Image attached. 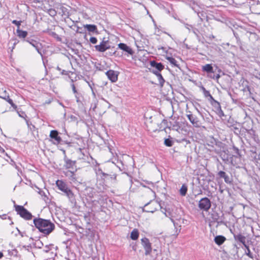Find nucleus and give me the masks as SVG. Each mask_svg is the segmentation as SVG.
Masks as SVG:
<instances>
[{"label":"nucleus","mask_w":260,"mask_h":260,"mask_svg":"<svg viewBox=\"0 0 260 260\" xmlns=\"http://www.w3.org/2000/svg\"><path fill=\"white\" fill-rule=\"evenodd\" d=\"M0 151L1 152H4L5 151L4 149L3 148H0Z\"/></svg>","instance_id":"nucleus-43"},{"label":"nucleus","mask_w":260,"mask_h":260,"mask_svg":"<svg viewBox=\"0 0 260 260\" xmlns=\"http://www.w3.org/2000/svg\"><path fill=\"white\" fill-rule=\"evenodd\" d=\"M167 60L172 64L176 65V60L175 58L171 57H168L167 58Z\"/></svg>","instance_id":"nucleus-34"},{"label":"nucleus","mask_w":260,"mask_h":260,"mask_svg":"<svg viewBox=\"0 0 260 260\" xmlns=\"http://www.w3.org/2000/svg\"><path fill=\"white\" fill-rule=\"evenodd\" d=\"M226 240V238L223 236H217L214 238L215 242L218 245H221Z\"/></svg>","instance_id":"nucleus-19"},{"label":"nucleus","mask_w":260,"mask_h":260,"mask_svg":"<svg viewBox=\"0 0 260 260\" xmlns=\"http://www.w3.org/2000/svg\"><path fill=\"white\" fill-rule=\"evenodd\" d=\"M165 144L167 146H168V147H171L172 146L173 143H172V141L169 139H166L165 140Z\"/></svg>","instance_id":"nucleus-33"},{"label":"nucleus","mask_w":260,"mask_h":260,"mask_svg":"<svg viewBox=\"0 0 260 260\" xmlns=\"http://www.w3.org/2000/svg\"><path fill=\"white\" fill-rule=\"evenodd\" d=\"M65 175L69 178V179L75 182L77 179L75 176V174H74V172L72 171H68L65 172Z\"/></svg>","instance_id":"nucleus-14"},{"label":"nucleus","mask_w":260,"mask_h":260,"mask_svg":"<svg viewBox=\"0 0 260 260\" xmlns=\"http://www.w3.org/2000/svg\"><path fill=\"white\" fill-rule=\"evenodd\" d=\"M211 206V201L208 198H203L199 202V208L202 210L208 211Z\"/></svg>","instance_id":"nucleus-5"},{"label":"nucleus","mask_w":260,"mask_h":260,"mask_svg":"<svg viewBox=\"0 0 260 260\" xmlns=\"http://www.w3.org/2000/svg\"><path fill=\"white\" fill-rule=\"evenodd\" d=\"M95 48L99 52H104L109 49L110 46L107 45L106 41H103L100 45H95Z\"/></svg>","instance_id":"nucleus-8"},{"label":"nucleus","mask_w":260,"mask_h":260,"mask_svg":"<svg viewBox=\"0 0 260 260\" xmlns=\"http://www.w3.org/2000/svg\"><path fill=\"white\" fill-rule=\"evenodd\" d=\"M3 256V254L2 252H0V258H2Z\"/></svg>","instance_id":"nucleus-42"},{"label":"nucleus","mask_w":260,"mask_h":260,"mask_svg":"<svg viewBox=\"0 0 260 260\" xmlns=\"http://www.w3.org/2000/svg\"><path fill=\"white\" fill-rule=\"evenodd\" d=\"M159 207V204L154 200L146 204L143 210L147 212H154Z\"/></svg>","instance_id":"nucleus-4"},{"label":"nucleus","mask_w":260,"mask_h":260,"mask_svg":"<svg viewBox=\"0 0 260 260\" xmlns=\"http://www.w3.org/2000/svg\"><path fill=\"white\" fill-rule=\"evenodd\" d=\"M9 95L6 90L0 93V98L2 99H7V97Z\"/></svg>","instance_id":"nucleus-31"},{"label":"nucleus","mask_w":260,"mask_h":260,"mask_svg":"<svg viewBox=\"0 0 260 260\" xmlns=\"http://www.w3.org/2000/svg\"><path fill=\"white\" fill-rule=\"evenodd\" d=\"M106 74L112 82H115L117 81L118 73L117 72L113 70H109L106 73Z\"/></svg>","instance_id":"nucleus-7"},{"label":"nucleus","mask_w":260,"mask_h":260,"mask_svg":"<svg viewBox=\"0 0 260 260\" xmlns=\"http://www.w3.org/2000/svg\"><path fill=\"white\" fill-rule=\"evenodd\" d=\"M7 102H8V103H9L12 107H13L14 108L16 109L17 108V106L15 104H14L12 100H11L10 98H9V96H7V99H5Z\"/></svg>","instance_id":"nucleus-30"},{"label":"nucleus","mask_w":260,"mask_h":260,"mask_svg":"<svg viewBox=\"0 0 260 260\" xmlns=\"http://www.w3.org/2000/svg\"><path fill=\"white\" fill-rule=\"evenodd\" d=\"M202 70L207 73H213V68L211 64H206L202 66Z\"/></svg>","instance_id":"nucleus-18"},{"label":"nucleus","mask_w":260,"mask_h":260,"mask_svg":"<svg viewBox=\"0 0 260 260\" xmlns=\"http://www.w3.org/2000/svg\"><path fill=\"white\" fill-rule=\"evenodd\" d=\"M159 72L160 71H158V70H156V71L153 70L152 71L153 73L156 76V77L158 76V74H160L159 73Z\"/></svg>","instance_id":"nucleus-38"},{"label":"nucleus","mask_w":260,"mask_h":260,"mask_svg":"<svg viewBox=\"0 0 260 260\" xmlns=\"http://www.w3.org/2000/svg\"><path fill=\"white\" fill-rule=\"evenodd\" d=\"M12 22L13 24H15L17 26V28H20V26L21 23V21H17L16 20H14L12 21Z\"/></svg>","instance_id":"nucleus-35"},{"label":"nucleus","mask_w":260,"mask_h":260,"mask_svg":"<svg viewBox=\"0 0 260 260\" xmlns=\"http://www.w3.org/2000/svg\"><path fill=\"white\" fill-rule=\"evenodd\" d=\"M203 91H204V95L206 96V97H210V98L213 100L214 102V101H215L213 96L211 95V94L210 93V92L208 90H206L205 89V88L204 87H203Z\"/></svg>","instance_id":"nucleus-27"},{"label":"nucleus","mask_w":260,"mask_h":260,"mask_svg":"<svg viewBox=\"0 0 260 260\" xmlns=\"http://www.w3.org/2000/svg\"><path fill=\"white\" fill-rule=\"evenodd\" d=\"M118 46L119 49L127 52L129 55H133L134 53V51H133L132 48L124 43H119L118 45Z\"/></svg>","instance_id":"nucleus-9"},{"label":"nucleus","mask_w":260,"mask_h":260,"mask_svg":"<svg viewBox=\"0 0 260 260\" xmlns=\"http://www.w3.org/2000/svg\"><path fill=\"white\" fill-rule=\"evenodd\" d=\"M64 167L66 169H71L72 170L76 169V161H73L69 159H65V164L64 165Z\"/></svg>","instance_id":"nucleus-10"},{"label":"nucleus","mask_w":260,"mask_h":260,"mask_svg":"<svg viewBox=\"0 0 260 260\" xmlns=\"http://www.w3.org/2000/svg\"><path fill=\"white\" fill-rule=\"evenodd\" d=\"M57 70H58L59 71L60 70V69L59 68V67H57Z\"/></svg>","instance_id":"nucleus-47"},{"label":"nucleus","mask_w":260,"mask_h":260,"mask_svg":"<svg viewBox=\"0 0 260 260\" xmlns=\"http://www.w3.org/2000/svg\"><path fill=\"white\" fill-rule=\"evenodd\" d=\"M214 106L215 108H216V111H217V106H218L217 104H216L214 102Z\"/></svg>","instance_id":"nucleus-41"},{"label":"nucleus","mask_w":260,"mask_h":260,"mask_svg":"<svg viewBox=\"0 0 260 260\" xmlns=\"http://www.w3.org/2000/svg\"><path fill=\"white\" fill-rule=\"evenodd\" d=\"M142 244L145 249V255H149L152 251L151 244L148 239L143 238L141 240Z\"/></svg>","instance_id":"nucleus-6"},{"label":"nucleus","mask_w":260,"mask_h":260,"mask_svg":"<svg viewBox=\"0 0 260 260\" xmlns=\"http://www.w3.org/2000/svg\"><path fill=\"white\" fill-rule=\"evenodd\" d=\"M150 192L153 194H154V193L152 190H150Z\"/></svg>","instance_id":"nucleus-46"},{"label":"nucleus","mask_w":260,"mask_h":260,"mask_svg":"<svg viewBox=\"0 0 260 260\" xmlns=\"http://www.w3.org/2000/svg\"><path fill=\"white\" fill-rule=\"evenodd\" d=\"M27 42H28L30 44H31L34 48H35V49H36V50L38 51V52L39 53H40L41 55H42L41 52H40V46H41V44L35 41V40H31V41H27Z\"/></svg>","instance_id":"nucleus-17"},{"label":"nucleus","mask_w":260,"mask_h":260,"mask_svg":"<svg viewBox=\"0 0 260 260\" xmlns=\"http://www.w3.org/2000/svg\"><path fill=\"white\" fill-rule=\"evenodd\" d=\"M218 175L221 178H223L224 179V181L225 182H228V181L226 180V178H228V176L226 175L225 173L223 171H220L218 173Z\"/></svg>","instance_id":"nucleus-29"},{"label":"nucleus","mask_w":260,"mask_h":260,"mask_svg":"<svg viewBox=\"0 0 260 260\" xmlns=\"http://www.w3.org/2000/svg\"><path fill=\"white\" fill-rule=\"evenodd\" d=\"M220 75L219 74H217L216 75H214L213 77H212V78L214 79H215L216 80H218L219 79V78H220Z\"/></svg>","instance_id":"nucleus-37"},{"label":"nucleus","mask_w":260,"mask_h":260,"mask_svg":"<svg viewBox=\"0 0 260 260\" xmlns=\"http://www.w3.org/2000/svg\"><path fill=\"white\" fill-rule=\"evenodd\" d=\"M64 72H65V71L63 70L62 72V74H66L65 73H64Z\"/></svg>","instance_id":"nucleus-45"},{"label":"nucleus","mask_w":260,"mask_h":260,"mask_svg":"<svg viewBox=\"0 0 260 260\" xmlns=\"http://www.w3.org/2000/svg\"><path fill=\"white\" fill-rule=\"evenodd\" d=\"M13 41H14V42L13 43V47L12 49L14 48L15 45L18 42V41L16 39H14Z\"/></svg>","instance_id":"nucleus-40"},{"label":"nucleus","mask_w":260,"mask_h":260,"mask_svg":"<svg viewBox=\"0 0 260 260\" xmlns=\"http://www.w3.org/2000/svg\"><path fill=\"white\" fill-rule=\"evenodd\" d=\"M228 180H229V178H226V180H227L228 182L229 181Z\"/></svg>","instance_id":"nucleus-48"},{"label":"nucleus","mask_w":260,"mask_h":260,"mask_svg":"<svg viewBox=\"0 0 260 260\" xmlns=\"http://www.w3.org/2000/svg\"><path fill=\"white\" fill-rule=\"evenodd\" d=\"M14 207L17 214L20 215L21 217L26 220L31 219L32 217L31 214L24 208L23 206L15 205Z\"/></svg>","instance_id":"nucleus-2"},{"label":"nucleus","mask_w":260,"mask_h":260,"mask_svg":"<svg viewBox=\"0 0 260 260\" xmlns=\"http://www.w3.org/2000/svg\"><path fill=\"white\" fill-rule=\"evenodd\" d=\"M34 223L35 226L43 234L47 235L54 229V224L50 220L42 218H35Z\"/></svg>","instance_id":"nucleus-1"},{"label":"nucleus","mask_w":260,"mask_h":260,"mask_svg":"<svg viewBox=\"0 0 260 260\" xmlns=\"http://www.w3.org/2000/svg\"><path fill=\"white\" fill-rule=\"evenodd\" d=\"M83 27L90 32H94L96 29V26L93 24H85Z\"/></svg>","instance_id":"nucleus-21"},{"label":"nucleus","mask_w":260,"mask_h":260,"mask_svg":"<svg viewBox=\"0 0 260 260\" xmlns=\"http://www.w3.org/2000/svg\"><path fill=\"white\" fill-rule=\"evenodd\" d=\"M157 78L159 82V84L161 86H162L165 82V80L163 78L162 76H161V74H158V76H157Z\"/></svg>","instance_id":"nucleus-28"},{"label":"nucleus","mask_w":260,"mask_h":260,"mask_svg":"<svg viewBox=\"0 0 260 260\" xmlns=\"http://www.w3.org/2000/svg\"><path fill=\"white\" fill-rule=\"evenodd\" d=\"M103 175L108 180H110L112 183H115L116 182V175L115 174L108 175L103 173Z\"/></svg>","instance_id":"nucleus-16"},{"label":"nucleus","mask_w":260,"mask_h":260,"mask_svg":"<svg viewBox=\"0 0 260 260\" xmlns=\"http://www.w3.org/2000/svg\"><path fill=\"white\" fill-rule=\"evenodd\" d=\"M150 65L151 67L155 68L158 71H161L164 68V66L161 63L156 62L155 61H152L150 62Z\"/></svg>","instance_id":"nucleus-13"},{"label":"nucleus","mask_w":260,"mask_h":260,"mask_svg":"<svg viewBox=\"0 0 260 260\" xmlns=\"http://www.w3.org/2000/svg\"><path fill=\"white\" fill-rule=\"evenodd\" d=\"M139 235L138 230L134 229L131 233V238L133 240H136L138 238Z\"/></svg>","instance_id":"nucleus-22"},{"label":"nucleus","mask_w":260,"mask_h":260,"mask_svg":"<svg viewBox=\"0 0 260 260\" xmlns=\"http://www.w3.org/2000/svg\"><path fill=\"white\" fill-rule=\"evenodd\" d=\"M187 191V187L185 185H182L181 188L180 189V193L182 196H185Z\"/></svg>","instance_id":"nucleus-24"},{"label":"nucleus","mask_w":260,"mask_h":260,"mask_svg":"<svg viewBox=\"0 0 260 260\" xmlns=\"http://www.w3.org/2000/svg\"><path fill=\"white\" fill-rule=\"evenodd\" d=\"M234 237L235 240L239 241V242L242 243L244 245V246L246 245L245 243L246 238L245 236L239 234L238 235H234Z\"/></svg>","instance_id":"nucleus-15"},{"label":"nucleus","mask_w":260,"mask_h":260,"mask_svg":"<svg viewBox=\"0 0 260 260\" xmlns=\"http://www.w3.org/2000/svg\"><path fill=\"white\" fill-rule=\"evenodd\" d=\"M189 114L186 115L187 117L188 118V120L190 121V122L195 126H198V120L197 117L193 115L192 114L190 113V112H189Z\"/></svg>","instance_id":"nucleus-11"},{"label":"nucleus","mask_w":260,"mask_h":260,"mask_svg":"<svg viewBox=\"0 0 260 260\" xmlns=\"http://www.w3.org/2000/svg\"><path fill=\"white\" fill-rule=\"evenodd\" d=\"M71 86H72V90H73L74 93L75 94V98L76 99V102L77 103H78V102H79L80 100H79V98L78 96V93L77 91V90L76 89V87H75V85L74 84H72Z\"/></svg>","instance_id":"nucleus-25"},{"label":"nucleus","mask_w":260,"mask_h":260,"mask_svg":"<svg viewBox=\"0 0 260 260\" xmlns=\"http://www.w3.org/2000/svg\"><path fill=\"white\" fill-rule=\"evenodd\" d=\"M56 184L58 188L63 192L69 198H72L73 193L68 187L67 184L62 180H58L56 182Z\"/></svg>","instance_id":"nucleus-3"},{"label":"nucleus","mask_w":260,"mask_h":260,"mask_svg":"<svg viewBox=\"0 0 260 260\" xmlns=\"http://www.w3.org/2000/svg\"><path fill=\"white\" fill-rule=\"evenodd\" d=\"M166 123V121H165V120H163V121H162V123Z\"/></svg>","instance_id":"nucleus-44"},{"label":"nucleus","mask_w":260,"mask_h":260,"mask_svg":"<svg viewBox=\"0 0 260 260\" xmlns=\"http://www.w3.org/2000/svg\"><path fill=\"white\" fill-rule=\"evenodd\" d=\"M214 102L216 104H217V106H217V114H218V115L220 117L223 116L224 115V113H223V112L222 111V110H221L220 103L216 101H214Z\"/></svg>","instance_id":"nucleus-23"},{"label":"nucleus","mask_w":260,"mask_h":260,"mask_svg":"<svg viewBox=\"0 0 260 260\" xmlns=\"http://www.w3.org/2000/svg\"><path fill=\"white\" fill-rule=\"evenodd\" d=\"M244 247L246 249V250L245 251V254L247 255L249 257L251 258H253V254L251 253L249 247L247 245H245Z\"/></svg>","instance_id":"nucleus-26"},{"label":"nucleus","mask_w":260,"mask_h":260,"mask_svg":"<svg viewBox=\"0 0 260 260\" xmlns=\"http://www.w3.org/2000/svg\"><path fill=\"white\" fill-rule=\"evenodd\" d=\"M16 33L18 37L20 38L24 39L27 35V32L26 31L21 30L19 28H17L16 29Z\"/></svg>","instance_id":"nucleus-20"},{"label":"nucleus","mask_w":260,"mask_h":260,"mask_svg":"<svg viewBox=\"0 0 260 260\" xmlns=\"http://www.w3.org/2000/svg\"><path fill=\"white\" fill-rule=\"evenodd\" d=\"M185 27L188 29L189 30H190V28H191L192 27L191 25H189L187 24H185Z\"/></svg>","instance_id":"nucleus-39"},{"label":"nucleus","mask_w":260,"mask_h":260,"mask_svg":"<svg viewBox=\"0 0 260 260\" xmlns=\"http://www.w3.org/2000/svg\"><path fill=\"white\" fill-rule=\"evenodd\" d=\"M48 13L49 15L51 16H54L56 15V11L53 9H49L48 10Z\"/></svg>","instance_id":"nucleus-32"},{"label":"nucleus","mask_w":260,"mask_h":260,"mask_svg":"<svg viewBox=\"0 0 260 260\" xmlns=\"http://www.w3.org/2000/svg\"><path fill=\"white\" fill-rule=\"evenodd\" d=\"M50 137L51 138L54 139L57 144L60 143L61 141V138L58 136L57 131L55 130H52L50 132Z\"/></svg>","instance_id":"nucleus-12"},{"label":"nucleus","mask_w":260,"mask_h":260,"mask_svg":"<svg viewBox=\"0 0 260 260\" xmlns=\"http://www.w3.org/2000/svg\"><path fill=\"white\" fill-rule=\"evenodd\" d=\"M89 41L93 44H96L97 43V41H98L96 38L95 37H91L90 38Z\"/></svg>","instance_id":"nucleus-36"}]
</instances>
